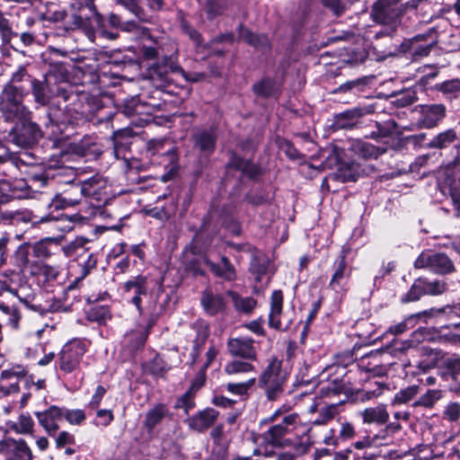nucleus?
I'll use <instances>...</instances> for the list:
<instances>
[{
	"label": "nucleus",
	"mask_w": 460,
	"mask_h": 460,
	"mask_svg": "<svg viewBox=\"0 0 460 460\" xmlns=\"http://www.w3.org/2000/svg\"><path fill=\"white\" fill-rule=\"evenodd\" d=\"M88 240L84 237H76L75 240L64 245L62 247V251L66 257H71L73 255H83V252L86 251L85 248Z\"/></svg>",
	"instance_id": "nucleus-41"
},
{
	"label": "nucleus",
	"mask_w": 460,
	"mask_h": 460,
	"mask_svg": "<svg viewBox=\"0 0 460 460\" xmlns=\"http://www.w3.org/2000/svg\"><path fill=\"white\" fill-rule=\"evenodd\" d=\"M239 38L261 50L269 47V40L265 35H254L251 31L243 26L239 28Z\"/></svg>",
	"instance_id": "nucleus-31"
},
{
	"label": "nucleus",
	"mask_w": 460,
	"mask_h": 460,
	"mask_svg": "<svg viewBox=\"0 0 460 460\" xmlns=\"http://www.w3.org/2000/svg\"><path fill=\"white\" fill-rule=\"evenodd\" d=\"M78 183L72 184L69 189L66 190L62 194L57 195L53 200L54 206L57 208H64L66 207H73L77 205L82 198H84V194L81 192H76L75 190V187Z\"/></svg>",
	"instance_id": "nucleus-26"
},
{
	"label": "nucleus",
	"mask_w": 460,
	"mask_h": 460,
	"mask_svg": "<svg viewBox=\"0 0 460 460\" xmlns=\"http://www.w3.org/2000/svg\"><path fill=\"white\" fill-rule=\"evenodd\" d=\"M255 383L256 379L252 377L245 382L227 383L225 387L226 390L232 394L243 396L248 394V391L254 386Z\"/></svg>",
	"instance_id": "nucleus-42"
},
{
	"label": "nucleus",
	"mask_w": 460,
	"mask_h": 460,
	"mask_svg": "<svg viewBox=\"0 0 460 460\" xmlns=\"http://www.w3.org/2000/svg\"><path fill=\"white\" fill-rule=\"evenodd\" d=\"M270 259L263 252L255 250L250 262V272L257 283L267 285L270 282Z\"/></svg>",
	"instance_id": "nucleus-14"
},
{
	"label": "nucleus",
	"mask_w": 460,
	"mask_h": 460,
	"mask_svg": "<svg viewBox=\"0 0 460 460\" xmlns=\"http://www.w3.org/2000/svg\"><path fill=\"white\" fill-rule=\"evenodd\" d=\"M154 324L155 320L151 319L149 320L147 327L145 330L131 331L126 334V340L131 349H138L144 346L149 334V330Z\"/></svg>",
	"instance_id": "nucleus-29"
},
{
	"label": "nucleus",
	"mask_w": 460,
	"mask_h": 460,
	"mask_svg": "<svg viewBox=\"0 0 460 460\" xmlns=\"http://www.w3.org/2000/svg\"><path fill=\"white\" fill-rule=\"evenodd\" d=\"M218 417V411L212 408L200 411L197 415L188 419L191 429L202 432L211 427Z\"/></svg>",
	"instance_id": "nucleus-20"
},
{
	"label": "nucleus",
	"mask_w": 460,
	"mask_h": 460,
	"mask_svg": "<svg viewBox=\"0 0 460 460\" xmlns=\"http://www.w3.org/2000/svg\"><path fill=\"white\" fill-rule=\"evenodd\" d=\"M456 138V132L453 128H449L436 135L426 144V147L430 149H444L454 143Z\"/></svg>",
	"instance_id": "nucleus-28"
},
{
	"label": "nucleus",
	"mask_w": 460,
	"mask_h": 460,
	"mask_svg": "<svg viewBox=\"0 0 460 460\" xmlns=\"http://www.w3.org/2000/svg\"><path fill=\"white\" fill-rule=\"evenodd\" d=\"M254 341L249 337L229 339L227 349L231 355L246 359H256L257 351L253 346Z\"/></svg>",
	"instance_id": "nucleus-15"
},
{
	"label": "nucleus",
	"mask_w": 460,
	"mask_h": 460,
	"mask_svg": "<svg viewBox=\"0 0 460 460\" xmlns=\"http://www.w3.org/2000/svg\"><path fill=\"white\" fill-rule=\"evenodd\" d=\"M62 409L63 419H65L67 422H69L72 425H80L85 420V414L82 410H69L66 408Z\"/></svg>",
	"instance_id": "nucleus-54"
},
{
	"label": "nucleus",
	"mask_w": 460,
	"mask_h": 460,
	"mask_svg": "<svg viewBox=\"0 0 460 460\" xmlns=\"http://www.w3.org/2000/svg\"><path fill=\"white\" fill-rule=\"evenodd\" d=\"M87 318L99 324H105L111 318V314L108 307L94 306L89 310Z\"/></svg>",
	"instance_id": "nucleus-44"
},
{
	"label": "nucleus",
	"mask_w": 460,
	"mask_h": 460,
	"mask_svg": "<svg viewBox=\"0 0 460 460\" xmlns=\"http://www.w3.org/2000/svg\"><path fill=\"white\" fill-rule=\"evenodd\" d=\"M279 420V422L272 425L265 433L267 441L275 447L285 446V437L295 432L302 425L301 418L296 412L285 415Z\"/></svg>",
	"instance_id": "nucleus-3"
},
{
	"label": "nucleus",
	"mask_w": 460,
	"mask_h": 460,
	"mask_svg": "<svg viewBox=\"0 0 460 460\" xmlns=\"http://www.w3.org/2000/svg\"><path fill=\"white\" fill-rule=\"evenodd\" d=\"M32 221V213L27 209H8L0 207V223L18 224Z\"/></svg>",
	"instance_id": "nucleus-25"
},
{
	"label": "nucleus",
	"mask_w": 460,
	"mask_h": 460,
	"mask_svg": "<svg viewBox=\"0 0 460 460\" xmlns=\"http://www.w3.org/2000/svg\"><path fill=\"white\" fill-rule=\"evenodd\" d=\"M224 371L228 376H236L254 371V367L247 361L235 359L227 363L225 366Z\"/></svg>",
	"instance_id": "nucleus-38"
},
{
	"label": "nucleus",
	"mask_w": 460,
	"mask_h": 460,
	"mask_svg": "<svg viewBox=\"0 0 460 460\" xmlns=\"http://www.w3.org/2000/svg\"><path fill=\"white\" fill-rule=\"evenodd\" d=\"M106 187L107 181L99 175H95L78 183L75 190L83 193L85 198L91 199L92 201L95 200L97 202L95 206L99 207L105 204L108 199Z\"/></svg>",
	"instance_id": "nucleus-8"
},
{
	"label": "nucleus",
	"mask_w": 460,
	"mask_h": 460,
	"mask_svg": "<svg viewBox=\"0 0 460 460\" xmlns=\"http://www.w3.org/2000/svg\"><path fill=\"white\" fill-rule=\"evenodd\" d=\"M15 120L19 123L11 130L10 137L18 146H31L41 137L39 126L31 121V113L27 119H16Z\"/></svg>",
	"instance_id": "nucleus-6"
},
{
	"label": "nucleus",
	"mask_w": 460,
	"mask_h": 460,
	"mask_svg": "<svg viewBox=\"0 0 460 460\" xmlns=\"http://www.w3.org/2000/svg\"><path fill=\"white\" fill-rule=\"evenodd\" d=\"M73 20V29L82 28L85 30L87 38L93 42L95 40V33L89 28H87L88 19L82 14L74 13L71 16Z\"/></svg>",
	"instance_id": "nucleus-56"
},
{
	"label": "nucleus",
	"mask_w": 460,
	"mask_h": 460,
	"mask_svg": "<svg viewBox=\"0 0 460 460\" xmlns=\"http://www.w3.org/2000/svg\"><path fill=\"white\" fill-rule=\"evenodd\" d=\"M27 371L22 366H15L1 372L0 382L12 381L16 382L18 379L24 377Z\"/></svg>",
	"instance_id": "nucleus-49"
},
{
	"label": "nucleus",
	"mask_w": 460,
	"mask_h": 460,
	"mask_svg": "<svg viewBox=\"0 0 460 460\" xmlns=\"http://www.w3.org/2000/svg\"><path fill=\"white\" fill-rule=\"evenodd\" d=\"M62 238H45L37 242L32 246L33 254L40 259H48L51 256L52 252L49 245L54 243L56 245L60 243Z\"/></svg>",
	"instance_id": "nucleus-35"
},
{
	"label": "nucleus",
	"mask_w": 460,
	"mask_h": 460,
	"mask_svg": "<svg viewBox=\"0 0 460 460\" xmlns=\"http://www.w3.org/2000/svg\"><path fill=\"white\" fill-rule=\"evenodd\" d=\"M39 274L42 275L46 280H54L59 274V270L55 266L42 264L39 268Z\"/></svg>",
	"instance_id": "nucleus-63"
},
{
	"label": "nucleus",
	"mask_w": 460,
	"mask_h": 460,
	"mask_svg": "<svg viewBox=\"0 0 460 460\" xmlns=\"http://www.w3.org/2000/svg\"><path fill=\"white\" fill-rule=\"evenodd\" d=\"M28 91L20 85L6 84L0 94V111L7 120L27 119L31 111L23 104Z\"/></svg>",
	"instance_id": "nucleus-1"
},
{
	"label": "nucleus",
	"mask_w": 460,
	"mask_h": 460,
	"mask_svg": "<svg viewBox=\"0 0 460 460\" xmlns=\"http://www.w3.org/2000/svg\"><path fill=\"white\" fill-rule=\"evenodd\" d=\"M442 367L447 375L456 380L457 376L460 375V358L456 356L447 358L443 360Z\"/></svg>",
	"instance_id": "nucleus-48"
},
{
	"label": "nucleus",
	"mask_w": 460,
	"mask_h": 460,
	"mask_svg": "<svg viewBox=\"0 0 460 460\" xmlns=\"http://www.w3.org/2000/svg\"><path fill=\"white\" fill-rule=\"evenodd\" d=\"M86 351L84 344L77 340L65 344L59 353L58 367L65 374L76 371Z\"/></svg>",
	"instance_id": "nucleus-5"
},
{
	"label": "nucleus",
	"mask_w": 460,
	"mask_h": 460,
	"mask_svg": "<svg viewBox=\"0 0 460 460\" xmlns=\"http://www.w3.org/2000/svg\"><path fill=\"white\" fill-rule=\"evenodd\" d=\"M204 262L209 268L210 271L217 278L229 282L234 281L237 278L234 266L226 256H222L220 262L218 263H216L209 259H205Z\"/></svg>",
	"instance_id": "nucleus-19"
},
{
	"label": "nucleus",
	"mask_w": 460,
	"mask_h": 460,
	"mask_svg": "<svg viewBox=\"0 0 460 460\" xmlns=\"http://www.w3.org/2000/svg\"><path fill=\"white\" fill-rule=\"evenodd\" d=\"M365 82L363 79H356L348 81L342 84H341L337 89L333 91L334 93H356V90L361 92L363 90V86Z\"/></svg>",
	"instance_id": "nucleus-57"
},
{
	"label": "nucleus",
	"mask_w": 460,
	"mask_h": 460,
	"mask_svg": "<svg viewBox=\"0 0 460 460\" xmlns=\"http://www.w3.org/2000/svg\"><path fill=\"white\" fill-rule=\"evenodd\" d=\"M168 71H171L174 74H181L182 75H185L183 69L176 63H170L167 66L164 67H157L153 75L152 78L153 80L155 79L157 76L161 79L162 82L169 84L171 82V79L168 76Z\"/></svg>",
	"instance_id": "nucleus-43"
},
{
	"label": "nucleus",
	"mask_w": 460,
	"mask_h": 460,
	"mask_svg": "<svg viewBox=\"0 0 460 460\" xmlns=\"http://www.w3.org/2000/svg\"><path fill=\"white\" fill-rule=\"evenodd\" d=\"M343 402H341L342 403ZM339 403H331L327 406L321 408L319 411V416L315 420H312L311 423L313 425L320 426L324 425L330 420H332L338 414V405Z\"/></svg>",
	"instance_id": "nucleus-39"
},
{
	"label": "nucleus",
	"mask_w": 460,
	"mask_h": 460,
	"mask_svg": "<svg viewBox=\"0 0 460 460\" xmlns=\"http://www.w3.org/2000/svg\"><path fill=\"white\" fill-rule=\"evenodd\" d=\"M286 380L287 374L282 370L281 361L273 358L261 374L259 386L265 390L269 401H277L284 393Z\"/></svg>",
	"instance_id": "nucleus-2"
},
{
	"label": "nucleus",
	"mask_w": 460,
	"mask_h": 460,
	"mask_svg": "<svg viewBox=\"0 0 460 460\" xmlns=\"http://www.w3.org/2000/svg\"><path fill=\"white\" fill-rule=\"evenodd\" d=\"M194 394L192 391L189 389L184 393V394L178 399L176 402V407L180 409H183L186 413H188L190 410L195 407L194 402Z\"/></svg>",
	"instance_id": "nucleus-58"
},
{
	"label": "nucleus",
	"mask_w": 460,
	"mask_h": 460,
	"mask_svg": "<svg viewBox=\"0 0 460 460\" xmlns=\"http://www.w3.org/2000/svg\"><path fill=\"white\" fill-rule=\"evenodd\" d=\"M0 32L2 34L3 40L5 42L10 41L12 37V29L9 21L0 13Z\"/></svg>",
	"instance_id": "nucleus-64"
},
{
	"label": "nucleus",
	"mask_w": 460,
	"mask_h": 460,
	"mask_svg": "<svg viewBox=\"0 0 460 460\" xmlns=\"http://www.w3.org/2000/svg\"><path fill=\"white\" fill-rule=\"evenodd\" d=\"M422 296H425L424 288L422 285V279H418L414 281L410 290L402 296V303H410L418 301Z\"/></svg>",
	"instance_id": "nucleus-45"
},
{
	"label": "nucleus",
	"mask_w": 460,
	"mask_h": 460,
	"mask_svg": "<svg viewBox=\"0 0 460 460\" xmlns=\"http://www.w3.org/2000/svg\"><path fill=\"white\" fill-rule=\"evenodd\" d=\"M422 285L424 288L425 295L438 296L443 294L447 289L445 282L440 280L428 281L422 279Z\"/></svg>",
	"instance_id": "nucleus-51"
},
{
	"label": "nucleus",
	"mask_w": 460,
	"mask_h": 460,
	"mask_svg": "<svg viewBox=\"0 0 460 460\" xmlns=\"http://www.w3.org/2000/svg\"><path fill=\"white\" fill-rule=\"evenodd\" d=\"M194 146L206 155L214 152L217 139V130L214 128H198L192 135Z\"/></svg>",
	"instance_id": "nucleus-18"
},
{
	"label": "nucleus",
	"mask_w": 460,
	"mask_h": 460,
	"mask_svg": "<svg viewBox=\"0 0 460 460\" xmlns=\"http://www.w3.org/2000/svg\"><path fill=\"white\" fill-rule=\"evenodd\" d=\"M365 424L384 425L389 420V412L385 404L380 403L375 407H368L360 411Z\"/></svg>",
	"instance_id": "nucleus-21"
},
{
	"label": "nucleus",
	"mask_w": 460,
	"mask_h": 460,
	"mask_svg": "<svg viewBox=\"0 0 460 460\" xmlns=\"http://www.w3.org/2000/svg\"><path fill=\"white\" fill-rule=\"evenodd\" d=\"M31 89L34 102L40 106L48 105L54 97L47 80H31Z\"/></svg>",
	"instance_id": "nucleus-23"
},
{
	"label": "nucleus",
	"mask_w": 460,
	"mask_h": 460,
	"mask_svg": "<svg viewBox=\"0 0 460 460\" xmlns=\"http://www.w3.org/2000/svg\"><path fill=\"white\" fill-rule=\"evenodd\" d=\"M159 105H152L141 102L137 99L127 102L124 105L122 113L128 118H134L137 115H146L147 118H138L132 120V124L137 127H144L149 120L153 112L158 110Z\"/></svg>",
	"instance_id": "nucleus-12"
},
{
	"label": "nucleus",
	"mask_w": 460,
	"mask_h": 460,
	"mask_svg": "<svg viewBox=\"0 0 460 460\" xmlns=\"http://www.w3.org/2000/svg\"><path fill=\"white\" fill-rule=\"evenodd\" d=\"M442 419L450 423H458L460 420V403L456 402H448L442 411Z\"/></svg>",
	"instance_id": "nucleus-46"
},
{
	"label": "nucleus",
	"mask_w": 460,
	"mask_h": 460,
	"mask_svg": "<svg viewBox=\"0 0 460 460\" xmlns=\"http://www.w3.org/2000/svg\"><path fill=\"white\" fill-rule=\"evenodd\" d=\"M228 165L247 173L250 177H255L258 173L255 165L235 155L231 156Z\"/></svg>",
	"instance_id": "nucleus-40"
},
{
	"label": "nucleus",
	"mask_w": 460,
	"mask_h": 460,
	"mask_svg": "<svg viewBox=\"0 0 460 460\" xmlns=\"http://www.w3.org/2000/svg\"><path fill=\"white\" fill-rule=\"evenodd\" d=\"M416 268H427L439 274H447L455 270L452 261L445 253L423 252L414 262Z\"/></svg>",
	"instance_id": "nucleus-7"
},
{
	"label": "nucleus",
	"mask_w": 460,
	"mask_h": 460,
	"mask_svg": "<svg viewBox=\"0 0 460 460\" xmlns=\"http://www.w3.org/2000/svg\"><path fill=\"white\" fill-rule=\"evenodd\" d=\"M283 305V294L280 290H274L270 296V311L269 314V324L271 328L279 331H286L290 324V321L283 323L281 321Z\"/></svg>",
	"instance_id": "nucleus-17"
},
{
	"label": "nucleus",
	"mask_w": 460,
	"mask_h": 460,
	"mask_svg": "<svg viewBox=\"0 0 460 460\" xmlns=\"http://www.w3.org/2000/svg\"><path fill=\"white\" fill-rule=\"evenodd\" d=\"M434 89L440 92L448 99H456L460 94V80L457 78L437 84Z\"/></svg>",
	"instance_id": "nucleus-34"
},
{
	"label": "nucleus",
	"mask_w": 460,
	"mask_h": 460,
	"mask_svg": "<svg viewBox=\"0 0 460 460\" xmlns=\"http://www.w3.org/2000/svg\"><path fill=\"white\" fill-rule=\"evenodd\" d=\"M226 294L231 298L234 309L240 313L250 314L257 305L254 298L251 296L243 297L235 291L228 290Z\"/></svg>",
	"instance_id": "nucleus-27"
},
{
	"label": "nucleus",
	"mask_w": 460,
	"mask_h": 460,
	"mask_svg": "<svg viewBox=\"0 0 460 460\" xmlns=\"http://www.w3.org/2000/svg\"><path fill=\"white\" fill-rule=\"evenodd\" d=\"M323 6L329 8L336 16L341 15L345 11V5L341 0H321Z\"/></svg>",
	"instance_id": "nucleus-62"
},
{
	"label": "nucleus",
	"mask_w": 460,
	"mask_h": 460,
	"mask_svg": "<svg viewBox=\"0 0 460 460\" xmlns=\"http://www.w3.org/2000/svg\"><path fill=\"white\" fill-rule=\"evenodd\" d=\"M16 197L15 188H13L9 181H4L0 182V202H6Z\"/></svg>",
	"instance_id": "nucleus-60"
},
{
	"label": "nucleus",
	"mask_w": 460,
	"mask_h": 460,
	"mask_svg": "<svg viewBox=\"0 0 460 460\" xmlns=\"http://www.w3.org/2000/svg\"><path fill=\"white\" fill-rule=\"evenodd\" d=\"M168 409L164 404H157L146 414L145 426L151 431L167 415Z\"/></svg>",
	"instance_id": "nucleus-32"
},
{
	"label": "nucleus",
	"mask_w": 460,
	"mask_h": 460,
	"mask_svg": "<svg viewBox=\"0 0 460 460\" xmlns=\"http://www.w3.org/2000/svg\"><path fill=\"white\" fill-rule=\"evenodd\" d=\"M420 115L417 122L419 128H436L446 117L447 108L442 103L421 104L418 106Z\"/></svg>",
	"instance_id": "nucleus-11"
},
{
	"label": "nucleus",
	"mask_w": 460,
	"mask_h": 460,
	"mask_svg": "<svg viewBox=\"0 0 460 460\" xmlns=\"http://www.w3.org/2000/svg\"><path fill=\"white\" fill-rule=\"evenodd\" d=\"M254 93L261 97H269L274 93V82L269 78L262 79L252 86Z\"/></svg>",
	"instance_id": "nucleus-47"
},
{
	"label": "nucleus",
	"mask_w": 460,
	"mask_h": 460,
	"mask_svg": "<svg viewBox=\"0 0 460 460\" xmlns=\"http://www.w3.org/2000/svg\"><path fill=\"white\" fill-rule=\"evenodd\" d=\"M401 0H377L372 6L371 17L381 25H390V31L401 25V11L397 4Z\"/></svg>",
	"instance_id": "nucleus-4"
},
{
	"label": "nucleus",
	"mask_w": 460,
	"mask_h": 460,
	"mask_svg": "<svg viewBox=\"0 0 460 460\" xmlns=\"http://www.w3.org/2000/svg\"><path fill=\"white\" fill-rule=\"evenodd\" d=\"M418 386L411 385L408 386L405 389L400 390L395 394L394 398V403L403 404L410 402L415 395L418 394Z\"/></svg>",
	"instance_id": "nucleus-52"
},
{
	"label": "nucleus",
	"mask_w": 460,
	"mask_h": 460,
	"mask_svg": "<svg viewBox=\"0 0 460 460\" xmlns=\"http://www.w3.org/2000/svg\"><path fill=\"white\" fill-rule=\"evenodd\" d=\"M227 7L226 0H208L206 13L209 19H213L222 14Z\"/></svg>",
	"instance_id": "nucleus-50"
},
{
	"label": "nucleus",
	"mask_w": 460,
	"mask_h": 460,
	"mask_svg": "<svg viewBox=\"0 0 460 460\" xmlns=\"http://www.w3.org/2000/svg\"><path fill=\"white\" fill-rule=\"evenodd\" d=\"M62 413V408L50 406L46 411L35 412V415L39 423L47 431V433L53 436L59 429L58 422L63 420Z\"/></svg>",
	"instance_id": "nucleus-16"
},
{
	"label": "nucleus",
	"mask_w": 460,
	"mask_h": 460,
	"mask_svg": "<svg viewBox=\"0 0 460 460\" xmlns=\"http://www.w3.org/2000/svg\"><path fill=\"white\" fill-rule=\"evenodd\" d=\"M122 290L125 297L137 307L139 314H142V296H147L149 292L147 277L143 275L133 277L123 284Z\"/></svg>",
	"instance_id": "nucleus-9"
},
{
	"label": "nucleus",
	"mask_w": 460,
	"mask_h": 460,
	"mask_svg": "<svg viewBox=\"0 0 460 460\" xmlns=\"http://www.w3.org/2000/svg\"><path fill=\"white\" fill-rule=\"evenodd\" d=\"M83 254L86 255V260L80 263V276L76 277L75 280L69 285V288H75L78 282L83 280L90 273V271L96 267L97 259L93 252H89V250L86 249Z\"/></svg>",
	"instance_id": "nucleus-36"
},
{
	"label": "nucleus",
	"mask_w": 460,
	"mask_h": 460,
	"mask_svg": "<svg viewBox=\"0 0 460 460\" xmlns=\"http://www.w3.org/2000/svg\"><path fill=\"white\" fill-rule=\"evenodd\" d=\"M14 295L27 308L34 312L40 311V305L35 303L36 294L29 286H20V288L14 291Z\"/></svg>",
	"instance_id": "nucleus-30"
},
{
	"label": "nucleus",
	"mask_w": 460,
	"mask_h": 460,
	"mask_svg": "<svg viewBox=\"0 0 460 460\" xmlns=\"http://www.w3.org/2000/svg\"><path fill=\"white\" fill-rule=\"evenodd\" d=\"M117 4L122 5L126 10L132 13L139 22H150L151 17L146 13L144 8L137 0H115Z\"/></svg>",
	"instance_id": "nucleus-33"
},
{
	"label": "nucleus",
	"mask_w": 460,
	"mask_h": 460,
	"mask_svg": "<svg viewBox=\"0 0 460 460\" xmlns=\"http://www.w3.org/2000/svg\"><path fill=\"white\" fill-rule=\"evenodd\" d=\"M347 262L344 252L335 265L334 273L330 280L329 287L335 292H343L346 290L345 285L349 277V273L346 272Z\"/></svg>",
	"instance_id": "nucleus-22"
},
{
	"label": "nucleus",
	"mask_w": 460,
	"mask_h": 460,
	"mask_svg": "<svg viewBox=\"0 0 460 460\" xmlns=\"http://www.w3.org/2000/svg\"><path fill=\"white\" fill-rule=\"evenodd\" d=\"M355 149L364 158H376L379 155L378 149L370 143L358 141L355 145Z\"/></svg>",
	"instance_id": "nucleus-55"
},
{
	"label": "nucleus",
	"mask_w": 460,
	"mask_h": 460,
	"mask_svg": "<svg viewBox=\"0 0 460 460\" xmlns=\"http://www.w3.org/2000/svg\"><path fill=\"white\" fill-rule=\"evenodd\" d=\"M364 115L362 109L355 108L345 111L334 117V126L339 129H349L354 128L358 119Z\"/></svg>",
	"instance_id": "nucleus-24"
},
{
	"label": "nucleus",
	"mask_w": 460,
	"mask_h": 460,
	"mask_svg": "<svg viewBox=\"0 0 460 460\" xmlns=\"http://www.w3.org/2000/svg\"><path fill=\"white\" fill-rule=\"evenodd\" d=\"M33 78L28 74L26 68L24 66H19V68L12 75L11 80L8 84H12L13 85H18V84L22 82H30Z\"/></svg>",
	"instance_id": "nucleus-61"
},
{
	"label": "nucleus",
	"mask_w": 460,
	"mask_h": 460,
	"mask_svg": "<svg viewBox=\"0 0 460 460\" xmlns=\"http://www.w3.org/2000/svg\"><path fill=\"white\" fill-rule=\"evenodd\" d=\"M443 392L438 389H429L413 402L414 407L432 408L441 398Z\"/></svg>",
	"instance_id": "nucleus-37"
},
{
	"label": "nucleus",
	"mask_w": 460,
	"mask_h": 460,
	"mask_svg": "<svg viewBox=\"0 0 460 460\" xmlns=\"http://www.w3.org/2000/svg\"><path fill=\"white\" fill-rule=\"evenodd\" d=\"M34 426V422L31 416L22 414L19 416L16 423L15 429L20 433H30L32 431Z\"/></svg>",
	"instance_id": "nucleus-59"
},
{
	"label": "nucleus",
	"mask_w": 460,
	"mask_h": 460,
	"mask_svg": "<svg viewBox=\"0 0 460 460\" xmlns=\"http://www.w3.org/2000/svg\"><path fill=\"white\" fill-rule=\"evenodd\" d=\"M200 305L206 314L215 316L226 312L227 303L224 295L207 288L201 292Z\"/></svg>",
	"instance_id": "nucleus-13"
},
{
	"label": "nucleus",
	"mask_w": 460,
	"mask_h": 460,
	"mask_svg": "<svg viewBox=\"0 0 460 460\" xmlns=\"http://www.w3.org/2000/svg\"><path fill=\"white\" fill-rule=\"evenodd\" d=\"M358 172L354 164L341 165L337 172L336 177L341 181H354L357 180Z\"/></svg>",
	"instance_id": "nucleus-53"
},
{
	"label": "nucleus",
	"mask_w": 460,
	"mask_h": 460,
	"mask_svg": "<svg viewBox=\"0 0 460 460\" xmlns=\"http://www.w3.org/2000/svg\"><path fill=\"white\" fill-rule=\"evenodd\" d=\"M0 455L4 460H32L31 450L23 439L0 440Z\"/></svg>",
	"instance_id": "nucleus-10"
}]
</instances>
